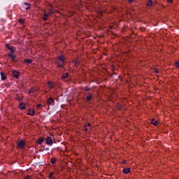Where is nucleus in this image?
<instances>
[{
    "label": "nucleus",
    "instance_id": "1",
    "mask_svg": "<svg viewBox=\"0 0 179 179\" xmlns=\"http://www.w3.org/2000/svg\"><path fill=\"white\" fill-rule=\"evenodd\" d=\"M55 64L57 68H64L66 65V57H65V55H58L55 59Z\"/></svg>",
    "mask_w": 179,
    "mask_h": 179
},
{
    "label": "nucleus",
    "instance_id": "2",
    "mask_svg": "<svg viewBox=\"0 0 179 179\" xmlns=\"http://www.w3.org/2000/svg\"><path fill=\"white\" fill-rule=\"evenodd\" d=\"M8 50L10 51V52L8 54V58H10L13 62H19V59L16 58V55H13L15 51H16V48L11 45L10 48H8Z\"/></svg>",
    "mask_w": 179,
    "mask_h": 179
},
{
    "label": "nucleus",
    "instance_id": "3",
    "mask_svg": "<svg viewBox=\"0 0 179 179\" xmlns=\"http://www.w3.org/2000/svg\"><path fill=\"white\" fill-rule=\"evenodd\" d=\"M17 146L20 148V149H24L26 146V143L23 140H20L17 142Z\"/></svg>",
    "mask_w": 179,
    "mask_h": 179
},
{
    "label": "nucleus",
    "instance_id": "4",
    "mask_svg": "<svg viewBox=\"0 0 179 179\" xmlns=\"http://www.w3.org/2000/svg\"><path fill=\"white\" fill-rule=\"evenodd\" d=\"M52 13H54V11H52V10H50L48 14L44 13V16L43 17L44 22H47V20H48V15H52Z\"/></svg>",
    "mask_w": 179,
    "mask_h": 179
},
{
    "label": "nucleus",
    "instance_id": "5",
    "mask_svg": "<svg viewBox=\"0 0 179 179\" xmlns=\"http://www.w3.org/2000/svg\"><path fill=\"white\" fill-rule=\"evenodd\" d=\"M47 103L49 106H52L54 103H55V101L52 97H50L49 99H48Z\"/></svg>",
    "mask_w": 179,
    "mask_h": 179
},
{
    "label": "nucleus",
    "instance_id": "6",
    "mask_svg": "<svg viewBox=\"0 0 179 179\" xmlns=\"http://www.w3.org/2000/svg\"><path fill=\"white\" fill-rule=\"evenodd\" d=\"M48 87L50 90L54 89L55 87V83H52V81H48Z\"/></svg>",
    "mask_w": 179,
    "mask_h": 179
},
{
    "label": "nucleus",
    "instance_id": "7",
    "mask_svg": "<svg viewBox=\"0 0 179 179\" xmlns=\"http://www.w3.org/2000/svg\"><path fill=\"white\" fill-rule=\"evenodd\" d=\"M20 75V73H19V71H13V77L15 78V79H19Z\"/></svg>",
    "mask_w": 179,
    "mask_h": 179
},
{
    "label": "nucleus",
    "instance_id": "8",
    "mask_svg": "<svg viewBox=\"0 0 179 179\" xmlns=\"http://www.w3.org/2000/svg\"><path fill=\"white\" fill-rule=\"evenodd\" d=\"M46 143H47V145H52V138L48 137L46 139Z\"/></svg>",
    "mask_w": 179,
    "mask_h": 179
},
{
    "label": "nucleus",
    "instance_id": "9",
    "mask_svg": "<svg viewBox=\"0 0 179 179\" xmlns=\"http://www.w3.org/2000/svg\"><path fill=\"white\" fill-rule=\"evenodd\" d=\"M150 124L152 125H155V127H157V120H155V119H151Z\"/></svg>",
    "mask_w": 179,
    "mask_h": 179
},
{
    "label": "nucleus",
    "instance_id": "10",
    "mask_svg": "<svg viewBox=\"0 0 179 179\" xmlns=\"http://www.w3.org/2000/svg\"><path fill=\"white\" fill-rule=\"evenodd\" d=\"M43 142H44V138H39L38 141H36V143L38 145H43Z\"/></svg>",
    "mask_w": 179,
    "mask_h": 179
},
{
    "label": "nucleus",
    "instance_id": "11",
    "mask_svg": "<svg viewBox=\"0 0 179 179\" xmlns=\"http://www.w3.org/2000/svg\"><path fill=\"white\" fill-rule=\"evenodd\" d=\"M1 80H6V75L3 72H1Z\"/></svg>",
    "mask_w": 179,
    "mask_h": 179
},
{
    "label": "nucleus",
    "instance_id": "12",
    "mask_svg": "<svg viewBox=\"0 0 179 179\" xmlns=\"http://www.w3.org/2000/svg\"><path fill=\"white\" fill-rule=\"evenodd\" d=\"M30 111H31V110H29V113H27V115H31V117H34V115L36 114V110H32V113Z\"/></svg>",
    "mask_w": 179,
    "mask_h": 179
},
{
    "label": "nucleus",
    "instance_id": "13",
    "mask_svg": "<svg viewBox=\"0 0 179 179\" xmlns=\"http://www.w3.org/2000/svg\"><path fill=\"white\" fill-rule=\"evenodd\" d=\"M92 99H93V96L91 94H89V95L86 96V101H90Z\"/></svg>",
    "mask_w": 179,
    "mask_h": 179
},
{
    "label": "nucleus",
    "instance_id": "14",
    "mask_svg": "<svg viewBox=\"0 0 179 179\" xmlns=\"http://www.w3.org/2000/svg\"><path fill=\"white\" fill-rule=\"evenodd\" d=\"M123 172L124 174H128L129 173H131V169L129 168L124 169Z\"/></svg>",
    "mask_w": 179,
    "mask_h": 179
},
{
    "label": "nucleus",
    "instance_id": "15",
    "mask_svg": "<svg viewBox=\"0 0 179 179\" xmlns=\"http://www.w3.org/2000/svg\"><path fill=\"white\" fill-rule=\"evenodd\" d=\"M18 107L20 110H26V106L23 105V103H20Z\"/></svg>",
    "mask_w": 179,
    "mask_h": 179
},
{
    "label": "nucleus",
    "instance_id": "16",
    "mask_svg": "<svg viewBox=\"0 0 179 179\" xmlns=\"http://www.w3.org/2000/svg\"><path fill=\"white\" fill-rule=\"evenodd\" d=\"M24 62H25V64H27L29 65V64H31L32 61L31 59H24Z\"/></svg>",
    "mask_w": 179,
    "mask_h": 179
},
{
    "label": "nucleus",
    "instance_id": "17",
    "mask_svg": "<svg viewBox=\"0 0 179 179\" xmlns=\"http://www.w3.org/2000/svg\"><path fill=\"white\" fill-rule=\"evenodd\" d=\"M153 4V1L152 0H149L147 3V6H152Z\"/></svg>",
    "mask_w": 179,
    "mask_h": 179
},
{
    "label": "nucleus",
    "instance_id": "18",
    "mask_svg": "<svg viewBox=\"0 0 179 179\" xmlns=\"http://www.w3.org/2000/svg\"><path fill=\"white\" fill-rule=\"evenodd\" d=\"M51 163L52 164H55V163H57V159L56 158H52L51 159Z\"/></svg>",
    "mask_w": 179,
    "mask_h": 179
},
{
    "label": "nucleus",
    "instance_id": "19",
    "mask_svg": "<svg viewBox=\"0 0 179 179\" xmlns=\"http://www.w3.org/2000/svg\"><path fill=\"white\" fill-rule=\"evenodd\" d=\"M69 75V73H64L62 76L63 79H66V78H68Z\"/></svg>",
    "mask_w": 179,
    "mask_h": 179
},
{
    "label": "nucleus",
    "instance_id": "20",
    "mask_svg": "<svg viewBox=\"0 0 179 179\" xmlns=\"http://www.w3.org/2000/svg\"><path fill=\"white\" fill-rule=\"evenodd\" d=\"M36 92V90H34V88H31V90H29V94H30V93H35Z\"/></svg>",
    "mask_w": 179,
    "mask_h": 179
},
{
    "label": "nucleus",
    "instance_id": "21",
    "mask_svg": "<svg viewBox=\"0 0 179 179\" xmlns=\"http://www.w3.org/2000/svg\"><path fill=\"white\" fill-rule=\"evenodd\" d=\"M90 90V88H89V87H84V92H89Z\"/></svg>",
    "mask_w": 179,
    "mask_h": 179
},
{
    "label": "nucleus",
    "instance_id": "22",
    "mask_svg": "<svg viewBox=\"0 0 179 179\" xmlns=\"http://www.w3.org/2000/svg\"><path fill=\"white\" fill-rule=\"evenodd\" d=\"M19 22L21 23V24H23V23H24V19L20 18V19L19 20Z\"/></svg>",
    "mask_w": 179,
    "mask_h": 179
},
{
    "label": "nucleus",
    "instance_id": "23",
    "mask_svg": "<svg viewBox=\"0 0 179 179\" xmlns=\"http://www.w3.org/2000/svg\"><path fill=\"white\" fill-rule=\"evenodd\" d=\"M11 46L12 45H10L9 43L6 44V48H8V50H9V48H10Z\"/></svg>",
    "mask_w": 179,
    "mask_h": 179
},
{
    "label": "nucleus",
    "instance_id": "24",
    "mask_svg": "<svg viewBox=\"0 0 179 179\" xmlns=\"http://www.w3.org/2000/svg\"><path fill=\"white\" fill-rule=\"evenodd\" d=\"M52 176H54V172H52L49 174V178H52Z\"/></svg>",
    "mask_w": 179,
    "mask_h": 179
},
{
    "label": "nucleus",
    "instance_id": "25",
    "mask_svg": "<svg viewBox=\"0 0 179 179\" xmlns=\"http://www.w3.org/2000/svg\"><path fill=\"white\" fill-rule=\"evenodd\" d=\"M175 66H176V68H179V62H176L175 63Z\"/></svg>",
    "mask_w": 179,
    "mask_h": 179
},
{
    "label": "nucleus",
    "instance_id": "26",
    "mask_svg": "<svg viewBox=\"0 0 179 179\" xmlns=\"http://www.w3.org/2000/svg\"><path fill=\"white\" fill-rule=\"evenodd\" d=\"M154 72H155V73H159V71H158L157 69H154Z\"/></svg>",
    "mask_w": 179,
    "mask_h": 179
},
{
    "label": "nucleus",
    "instance_id": "27",
    "mask_svg": "<svg viewBox=\"0 0 179 179\" xmlns=\"http://www.w3.org/2000/svg\"><path fill=\"white\" fill-rule=\"evenodd\" d=\"M85 132H87V131H89V129H87V126L85 127Z\"/></svg>",
    "mask_w": 179,
    "mask_h": 179
},
{
    "label": "nucleus",
    "instance_id": "28",
    "mask_svg": "<svg viewBox=\"0 0 179 179\" xmlns=\"http://www.w3.org/2000/svg\"><path fill=\"white\" fill-rule=\"evenodd\" d=\"M24 5H26V6H30V3H27V2H25L24 3Z\"/></svg>",
    "mask_w": 179,
    "mask_h": 179
},
{
    "label": "nucleus",
    "instance_id": "29",
    "mask_svg": "<svg viewBox=\"0 0 179 179\" xmlns=\"http://www.w3.org/2000/svg\"><path fill=\"white\" fill-rule=\"evenodd\" d=\"M167 2H168V3H173V0H168Z\"/></svg>",
    "mask_w": 179,
    "mask_h": 179
},
{
    "label": "nucleus",
    "instance_id": "30",
    "mask_svg": "<svg viewBox=\"0 0 179 179\" xmlns=\"http://www.w3.org/2000/svg\"><path fill=\"white\" fill-rule=\"evenodd\" d=\"M41 108V104L38 103V104L37 105V108Z\"/></svg>",
    "mask_w": 179,
    "mask_h": 179
},
{
    "label": "nucleus",
    "instance_id": "31",
    "mask_svg": "<svg viewBox=\"0 0 179 179\" xmlns=\"http://www.w3.org/2000/svg\"><path fill=\"white\" fill-rule=\"evenodd\" d=\"M24 179H30V176H27Z\"/></svg>",
    "mask_w": 179,
    "mask_h": 179
},
{
    "label": "nucleus",
    "instance_id": "32",
    "mask_svg": "<svg viewBox=\"0 0 179 179\" xmlns=\"http://www.w3.org/2000/svg\"><path fill=\"white\" fill-rule=\"evenodd\" d=\"M29 9H30V6H27V7L25 8L26 10H29Z\"/></svg>",
    "mask_w": 179,
    "mask_h": 179
},
{
    "label": "nucleus",
    "instance_id": "33",
    "mask_svg": "<svg viewBox=\"0 0 179 179\" xmlns=\"http://www.w3.org/2000/svg\"><path fill=\"white\" fill-rule=\"evenodd\" d=\"M132 2H134V0H129V3H132Z\"/></svg>",
    "mask_w": 179,
    "mask_h": 179
},
{
    "label": "nucleus",
    "instance_id": "34",
    "mask_svg": "<svg viewBox=\"0 0 179 179\" xmlns=\"http://www.w3.org/2000/svg\"><path fill=\"white\" fill-rule=\"evenodd\" d=\"M122 164H125V163H127V162H126L125 160H123V161L122 162Z\"/></svg>",
    "mask_w": 179,
    "mask_h": 179
},
{
    "label": "nucleus",
    "instance_id": "35",
    "mask_svg": "<svg viewBox=\"0 0 179 179\" xmlns=\"http://www.w3.org/2000/svg\"><path fill=\"white\" fill-rule=\"evenodd\" d=\"M29 110H31L30 113H31V114H32L33 113V110H34V109H29Z\"/></svg>",
    "mask_w": 179,
    "mask_h": 179
},
{
    "label": "nucleus",
    "instance_id": "36",
    "mask_svg": "<svg viewBox=\"0 0 179 179\" xmlns=\"http://www.w3.org/2000/svg\"><path fill=\"white\" fill-rule=\"evenodd\" d=\"M50 150V148H44V150Z\"/></svg>",
    "mask_w": 179,
    "mask_h": 179
},
{
    "label": "nucleus",
    "instance_id": "37",
    "mask_svg": "<svg viewBox=\"0 0 179 179\" xmlns=\"http://www.w3.org/2000/svg\"><path fill=\"white\" fill-rule=\"evenodd\" d=\"M91 125H92V124H91L90 123H88V124H87V127H91Z\"/></svg>",
    "mask_w": 179,
    "mask_h": 179
},
{
    "label": "nucleus",
    "instance_id": "38",
    "mask_svg": "<svg viewBox=\"0 0 179 179\" xmlns=\"http://www.w3.org/2000/svg\"><path fill=\"white\" fill-rule=\"evenodd\" d=\"M110 29H113V26H110Z\"/></svg>",
    "mask_w": 179,
    "mask_h": 179
}]
</instances>
